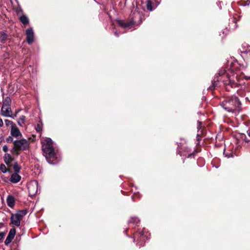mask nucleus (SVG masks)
Here are the masks:
<instances>
[{
	"instance_id": "obj_1",
	"label": "nucleus",
	"mask_w": 250,
	"mask_h": 250,
	"mask_svg": "<svg viewBox=\"0 0 250 250\" xmlns=\"http://www.w3.org/2000/svg\"><path fill=\"white\" fill-rule=\"evenodd\" d=\"M220 105L227 111L233 112L240 111L241 103L237 96L233 95L223 97Z\"/></svg>"
},
{
	"instance_id": "obj_2",
	"label": "nucleus",
	"mask_w": 250,
	"mask_h": 250,
	"mask_svg": "<svg viewBox=\"0 0 250 250\" xmlns=\"http://www.w3.org/2000/svg\"><path fill=\"white\" fill-rule=\"evenodd\" d=\"M226 76L227 79L223 80L222 82L227 91H230L231 88H242V81L244 77L243 74L239 75L237 73H233L231 76H230L227 74Z\"/></svg>"
},
{
	"instance_id": "obj_3",
	"label": "nucleus",
	"mask_w": 250,
	"mask_h": 250,
	"mask_svg": "<svg viewBox=\"0 0 250 250\" xmlns=\"http://www.w3.org/2000/svg\"><path fill=\"white\" fill-rule=\"evenodd\" d=\"M45 141L46 144L42 146V148L43 154L47 161L49 164H54L57 157L55 153L54 148L53 146L52 141L49 138H46Z\"/></svg>"
},
{
	"instance_id": "obj_4",
	"label": "nucleus",
	"mask_w": 250,
	"mask_h": 250,
	"mask_svg": "<svg viewBox=\"0 0 250 250\" xmlns=\"http://www.w3.org/2000/svg\"><path fill=\"white\" fill-rule=\"evenodd\" d=\"M29 148V143L25 139L17 140L13 142V146L11 152L13 155L18 156L21 151L28 150Z\"/></svg>"
},
{
	"instance_id": "obj_5",
	"label": "nucleus",
	"mask_w": 250,
	"mask_h": 250,
	"mask_svg": "<svg viewBox=\"0 0 250 250\" xmlns=\"http://www.w3.org/2000/svg\"><path fill=\"white\" fill-rule=\"evenodd\" d=\"M137 17H138L139 19L140 22H141V16L140 14L138 12L133 13L132 14V17H131V20L129 22H125L123 20H117V22L120 26H121L123 28H125L126 27H130L132 25L136 24L137 23V21L135 19L136 18H137Z\"/></svg>"
},
{
	"instance_id": "obj_6",
	"label": "nucleus",
	"mask_w": 250,
	"mask_h": 250,
	"mask_svg": "<svg viewBox=\"0 0 250 250\" xmlns=\"http://www.w3.org/2000/svg\"><path fill=\"white\" fill-rule=\"evenodd\" d=\"M134 241H136V245L139 248L144 246L147 237L143 230L136 231L133 234Z\"/></svg>"
},
{
	"instance_id": "obj_7",
	"label": "nucleus",
	"mask_w": 250,
	"mask_h": 250,
	"mask_svg": "<svg viewBox=\"0 0 250 250\" xmlns=\"http://www.w3.org/2000/svg\"><path fill=\"white\" fill-rule=\"evenodd\" d=\"M11 223L17 227H19L21 225V215L19 214H12L11 217Z\"/></svg>"
},
{
	"instance_id": "obj_8",
	"label": "nucleus",
	"mask_w": 250,
	"mask_h": 250,
	"mask_svg": "<svg viewBox=\"0 0 250 250\" xmlns=\"http://www.w3.org/2000/svg\"><path fill=\"white\" fill-rule=\"evenodd\" d=\"M0 113L2 116L4 117H9L13 119H14V116H13L12 113V109L11 106H6L5 108H2V107L0 110Z\"/></svg>"
},
{
	"instance_id": "obj_9",
	"label": "nucleus",
	"mask_w": 250,
	"mask_h": 250,
	"mask_svg": "<svg viewBox=\"0 0 250 250\" xmlns=\"http://www.w3.org/2000/svg\"><path fill=\"white\" fill-rule=\"evenodd\" d=\"M11 135L17 138H20L22 137V134L21 133L19 129L16 125H13L11 127Z\"/></svg>"
},
{
	"instance_id": "obj_10",
	"label": "nucleus",
	"mask_w": 250,
	"mask_h": 250,
	"mask_svg": "<svg viewBox=\"0 0 250 250\" xmlns=\"http://www.w3.org/2000/svg\"><path fill=\"white\" fill-rule=\"evenodd\" d=\"M16 234V229H11L8 234V236H7V238H6L4 244L5 245H8L9 244H10L12 240L14 239V236Z\"/></svg>"
},
{
	"instance_id": "obj_11",
	"label": "nucleus",
	"mask_w": 250,
	"mask_h": 250,
	"mask_svg": "<svg viewBox=\"0 0 250 250\" xmlns=\"http://www.w3.org/2000/svg\"><path fill=\"white\" fill-rule=\"evenodd\" d=\"M27 42L29 44H31L34 41V33L32 28H28L26 30Z\"/></svg>"
},
{
	"instance_id": "obj_12",
	"label": "nucleus",
	"mask_w": 250,
	"mask_h": 250,
	"mask_svg": "<svg viewBox=\"0 0 250 250\" xmlns=\"http://www.w3.org/2000/svg\"><path fill=\"white\" fill-rule=\"evenodd\" d=\"M14 158L9 153H6L3 156V160L9 167H12L11 163L14 161Z\"/></svg>"
},
{
	"instance_id": "obj_13",
	"label": "nucleus",
	"mask_w": 250,
	"mask_h": 250,
	"mask_svg": "<svg viewBox=\"0 0 250 250\" xmlns=\"http://www.w3.org/2000/svg\"><path fill=\"white\" fill-rule=\"evenodd\" d=\"M21 179V176L18 173H14L11 175L10 181L13 183H17Z\"/></svg>"
},
{
	"instance_id": "obj_14",
	"label": "nucleus",
	"mask_w": 250,
	"mask_h": 250,
	"mask_svg": "<svg viewBox=\"0 0 250 250\" xmlns=\"http://www.w3.org/2000/svg\"><path fill=\"white\" fill-rule=\"evenodd\" d=\"M6 202L8 207H9L11 208H13L15 205V198L12 195L8 196Z\"/></svg>"
},
{
	"instance_id": "obj_15",
	"label": "nucleus",
	"mask_w": 250,
	"mask_h": 250,
	"mask_svg": "<svg viewBox=\"0 0 250 250\" xmlns=\"http://www.w3.org/2000/svg\"><path fill=\"white\" fill-rule=\"evenodd\" d=\"M20 21L25 26L29 24V21L28 17L25 15H22L19 18Z\"/></svg>"
},
{
	"instance_id": "obj_16",
	"label": "nucleus",
	"mask_w": 250,
	"mask_h": 250,
	"mask_svg": "<svg viewBox=\"0 0 250 250\" xmlns=\"http://www.w3.org/2000/svg\"><path fill=\"white\" fill-rule=\"evenodd\" d=\"M221 81V80H219L217 79L216 80H214L212 82V85H210L208 88V90L212 91L216 88L218 87V83Z\"/></svg>"
},
{
	"instance_id": "obj_17",
	"label": "nucleus",
	"mask_w": 250,
	"mask_h": 250,
	"mask_svg": "<svg viewBox=\"0 0 250 250\" xmlns=\"http://www.w3.org/2000/svg\"><path fill=\"white\" fill-rule=\"evenodd\" d=\"M11 100L9 97H6L3 101L2 108H5L6 106H11Z\"/></svg>"
},
{
	"instance_id": "obj_18",
	"label": "nucleus",
	"mask_w": 250,
	"mask_h": 250,
	"mask_svg": "<svg viewBox=\"0 0 250 250\" xmlns=\"http://www.w3.org/2000/svg\"><path fill=\"white\" fill-rule=\"evenodd\" d=\"M15 173H19L21 169V167L19 165L17 162L14 163L13 165H12Z\"/></svg>"
},
{
	"instance_id": "obj_19",
	"label": "nucleus",
	"mask_w": 250,
	"mask_h": 250,
	"mask_svg": "<svg viewBox=\"0 0 250 250\" xmlns=\"http://www.w3.org/2000/svg\"><path fill=\"white\" fill-rule=\"evenodd\" d=\"M0 40L2 43H5L7 39V35L4 32H0Z\"/></svg>"
},
{
	"instance_id": "obj_20",
	"label": "nucleus",
	"mask_w": 250,
	"mask_h": 250,
	"mask_svg": "<svg viewBox=\"0 0 250 250\" xmlns=\"http://www.w3.org/2000/svg\"><path fill=\"white\" fill-rule=\"evenodd\" d=\"M140 220L138 218L131 217L129 221V223L136 224L137 226H138V224L140 223Z\"/></svg>"
},
{
	"instance_id": "obj_21",
	"label": "nucleus",
	"mask_w": 250,
	"mask_h": 250,
	"mask_svg": "<svg viewBox=\"0 0 250 250\" xmlns=\"http://www.w3.org/2000/svg\"><path fill=\"white\" fill-rule=\"evenodd\" d=\"M153 3L151 0H147L146 2V6L147 10L151 11L153 10L152 7Z\"/></svg>"
},
{
	"instance_id": "obj_22",
	"label": "nucleus",
	"mask_w": 250,
	"mask_h": 250,
	"mask_svg": "<svg viewBox=\"0 0 250 250\" xmlns=\"http://www.w3.org/2000/svg\"><path fill=\"white\" fill-rule=\"evenodd\" d=\"M25 119L26 117L25 116H21L19 118V120L18 121V125L20 126H22V125L24 124Z\"/></svg>"
},
{
	"instance_id": "obj_23",
	"label": "nucleus",
	"mask_w": 250,
	"mask_h": 250,
	"mask_svg": "<svg viewBox=\"0 0 250 250\" xmlns=\"http://www.w3.org/2000/svg\"><path fill=\"white\" fill-rule=\"evenodd\" d=\"M7 167L3 164H1L0 165V170L3 173L7 172Z\"/></svg>"
},
{
	"instance_id": "obj_24",
	"label": "nucleus",
	"mask_w": 250,
	"mask_h": 250,
	"mask_svg": "<svg viewBox=\"0 0 250 250\" xmlns=\"http://www.w3.org/2000/svg\"><path fill=\"white\" fill-rule=\"evenodd\" d=\"M15 10L17 14H19L23 12L22 9L20 5H18V6L15 8Z\"/></svg>"
},
{
	"instance_id": "obj_25",
	"label": "nucleus",
	"mask_w": 250,
	"mask_h": 250,
	"mask_svg": "<svg viewBox=\"0 0 250 250\" xmlns=\"http://www.w3.org/2000/svg\"><path fill=\"white\" fill-rule=\"evenodd\" d=\"M27 213V211L26 210H20L17 214H19L20 215H21V219H22L23 217L26 215Z\"/></svg>"
},
{
	"instance_id": "obj_26",
	"label": "nucleus",
	"mask_w": 250,
	"mask_h": 250,
	"mask_svg": "<svg viewBox=\"0 0 250 250\" xmlns=\"http://www.w3.org/2000/svg\"><path fill=\"white\" fill-rule=\"evenodd\" d=\"M224 154L228 158L233 157L234 156V153L232 152H226L224 151Z\"/></svg>"
},
{
	"instance_id": "obj_27",
	"label": "nucleus",
	"mask_w": 250,
	"mask_h": 250,
	"mask_svg": "<svg viewBox=\"0 0 250 250\" xmlns=\"http://www.w3.org/2000/svg\"><path fill=\"white\" fill-rule=\"evenodd\" d=\"M237 21V20H236V17H233L232 19V24H234V25L233 26V27H232L233 29H235L237 27V25L236 24Z\"/></svg>"
},
{
	"instance_id": "obj_28",
	"label": "nucleus",
	"mask_w": 250,
	"mask_h": 250,
	"mask_svg": "<svg viewBox=\"0 0 250 250\" xmlns=\"http://www.w3.org/2000/svg\"><path fill=\"white\" fill-rule=\"evenodd\" d=\"M5 123L6 126H9L10 125H16L13 123V122L11 121H10L9 120L6 119L5 120Z\"/></svg>"
},
{
	"instance_id": "obj_29",
	"label": "nucleus",
	"mask_w": 250,
	"mask_h": 250,
	"mask_svg": "<svg viewBox=\"0 0 250 250\" xmlns=\"http://www.w3.org/2000/svg\"><path fill=\"white\" fill-rule=\"evenodd\" d=\"M35 129L37 132H40L42 130V127L40 124H38L37 125L35 126Z\"/></svg>"
},
{
	"instance_id": "obj_30",
	"label": "nucleus",
	"mask_w": 250,
	"mask_h": 250,
	"mask_svg": "<svg viewBox=\"0 0 250 250\" xmlns=\"http://www.w3.org/2000/svg\"><path fill=\"white\" fill-rule=\"evenodd\" d=\"M245 90L247 92H250V83H248L247 84V86L245 87Z\"/></svg>"
},
{
	"instance_id": "obj_31",
	"label": "nucleus",
	"mask_w": 250,
	"mask_h": 250,
	"mask_svg": "<svg viewBox=\"0 0 250 250\" xmlns=\"http://www.w3.org/2000/svg\"><path fill=\"white\" fill-rule=\"evenodd\" d=\"M6 141L7 143H13V138L11 136H9L8 137H7L6 139Z\"/></svg>"
},
{
	"instance_id": "obj_32",
	"label": "nucleus",
	"mask_w": 250,
	"mask_h": 250,
	"mask_svg": "<svg viewBox=\"0 0 250 250\" xmlns=\"http://www.w3.org/2000/svg\"><path fill=\"white\" fill-rule=\"evenodd\" d=\"M2 150L4 152H7L8 150V147L7 146L4 145L3 146Z\"/></svg>"
},
{
	"instance_id": "obj_33",
	"label": "nucleus",
	"mask_w": 250,
	"mask_h": 250,
	"mask_svg": "<svg viewBox=\"0 0 250 250\" xmlns=\"http://www.w3.org/2000/svg\"><path fill=\"white\" fill-rule=\"evenodd\" d=\"M4 235V232L0 233V241L3 239Z\"/></svg>"
},
{
	"instance_id": "obj_34",
	"label": "nucleus",
	"mask_w": 250,
	"mask_h": 250,
	"mask_svg": "<svg viewBox=\"0 0 250 250\" xmlns=\"http://www.w3.org/2000/svg\"><path fill=\"white\" fill-rule=\"evenodd\" d=\"M3 125V121H2V119L0 118V127L2 126Z\"/></svg>"
},
{
	"instance_id": "obj_35",
	"label": "nucleus",
	"mask_w": 250,
	"mask_h": 250,
	"mask_svg": "<svg viewBox=\"0 0 250 250\" xmlns=\"http://www.w3.org/2000/svg\"><path fill=\"white\" fill-rule=\"evenodd\" d=\"M244 139L245 141L246 142H247V143H249V142H250V140H249L247 138V137H246V136H245V138H244Z\"/></svg>"
},
{
	"instance_id": "obj_36",
	"label": "nucleus",
	"mask_w": 250,
	"mask_h": 250,
	"mask_svg": "<svg viewBox=\"0 0 250 250\" xmlns=\"http://www.w3.org/2000/svg\"><path fill=\"white\" fill-rule=\"evenodd\" d=\"M7 172L11 173L12 172V171L11 169H10V168H7Z\"/></svg>"
},
{
	"instance_id": "obj_37",
	"label": "nucleus",
	"mask_w": 250,
	"mask_h": 250,
	"mask_svg": "<svg viewBox=\"0 0 250 250\" xmlns=\"http://www.w3.org/2000/svg\"><path fill=\"white\" fill-rule=\"evenodd\" d=\"M3 56L5 58H7L8 56V54L7 53H5L4 54Z\"/></svg>"
},
{
	"instance_id": "obj_38",
	"label": "nucleus",
	"mask_w": 250,
	"mask_h": 250,
	"mask_svg": "<svg viewBox=\"0 0 250 250\" xmlns=\"http://www.w3.org/2000/svg\"><path fill=\"white\" fill-rule=\"evenodd\" d=\"M19 111H16L15 114L14 115H13V116H14V118L16 117L17 116V115Z\"/></svg>"
},
{
	"instance_id": "obj_39",
	"label": "nucleus",
	"mask_w": 250,
	"mask_h": 250,
	"mask_svg": "<svg viewBox=\"0 0 250 250\" xmlns=\"http://www.w3.org/2000/svg\"><path fill=\"white\" fill-rule=\"evenodd\" d=\"M3 139V137H0V144L2 143Z\"/></svg>"
},
{
	"instance_id": "obj_40",
	"label": "nucleus",
	"mask_w": 250,
	"mask_h": 250,
	"mask_svg": "<svg viewBox=\"0 0 250 250\" xmlns=\"http://www.w3.org/2000/svg\"><path fill=\"white\" fill-rule=\"evenodd\" d=\"M192 155H194V153L193 152L191 153V154H189L188 157H191Z\"/></svg>"
},
{
	"instance_id": "obj_41",
	"label": "nucleus",
	"mask_w": 250,
	"mask_h": 250,
	"mask_svg": "<svg viewBox=\"0 0 250 250\" xmlns=\"http://www.w3.org/2000/svg\"><path fill=\"white\" fill-rule=\"evenodd\" d=\"M114 34H115L116 36H118V35H119V34H118L117 32H115L114 33Z\"/></svg>"
},
{
	"instance_id": "obj_42",
	"label": "nucleus",
	"mask_w": 250,
	"mask_h": 250,
	"mask_svg": "<svg viewBox=\"0 0 250 250\" xmlns=\"http://www.w3.org/2000/svg\"><path fill=\"white\" fill-rule=\"evenodd\" d=\"M223 74H224V73H223V72H220V73H219V75H220V76L223 75Z\"/></svg>"
},
{
	"instance_id": "obj_43",
	"label": "nucleus",
	"mask_w": 250,
	"mask_h": 250,
	"mask_svg": "<svg viewBox=\"0 0 250 250\" xmlns=\"http://www.w3.org/2000/svg\"><path fill=\"white\" fill-rule=\"evenodd\" d=\"M200 126V125H198V128H199Z\"/></svg>"
},
{
	"instance_id": "obj_44",
	"label": "nucleus",
	"mask_w": 250,
	"mask_h": 250,
	"mask_svg": "<svg viewBox=\"0 0 250 250\" xmlns=\"http://www.w3.org/2000/svg\"><path fill=\"white\" fill-rule=\"evenodd\" d=\"M197 141H200V139H199V138H198V139H197Z\"/></svg>"
},
{
	"instance_id": "obj_45",
	"label": "nucleus",
	"mask_w": 250,
	"mask_h": 250,
	"mask_svg": "<svg viewBox=\"0 0 250 250\" xmlns=\"http://www.w3.org/2000/svg\"><path fill=\"white\" fill-rule=\"evenodd\" d=\"M247 1L250 2V0H248Z\"/></svg>"
},
{
	"instance_id": "obj_46",
	"label": "nucleus",
	"mask_w": 250,
	"mask_h": 250,
	"mask_svg": "<svg viewBox=\"0 0 250 250\" xmlns=\"http://www.w3.org/2000/svg\"><path fill=\"white\" fill-rule=\"evenodd\" d=\"M249 136H250V134H249Z\"/></svg>"
}]
</instances>
